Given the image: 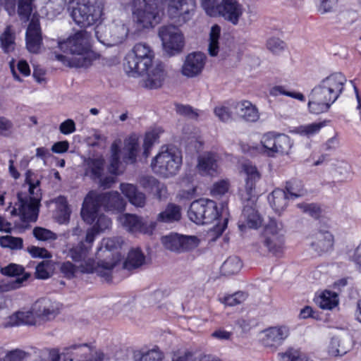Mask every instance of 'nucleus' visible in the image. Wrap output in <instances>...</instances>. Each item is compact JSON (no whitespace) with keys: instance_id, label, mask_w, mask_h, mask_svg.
<instances>
[{"instance_id":"nucleus-1","label":"nucleus","mask_w":361,"mask_h":361,"mask_svg":"<svg viewBox=\"0 0 361 361\" xmlns=\"http://www.w3.org/2000/svg\"><path fill=\"white\" fill-rule=\"evenodd\" d=\"M73 2L71 16L74 22L82 28L97 25L94 34L100 43L112 47L122 43L126 38L128 29L124 24H100L104 15V0H73Z\"/></svg>"},{"instance_id":"nucleus-2","label":"nucleus","mask_w":361,"mask_h":361,"mask_svg":"<svg viewBox=\"0 0 361 361\" xmlns=\"http://www.w3.org/2000/svg\"><path fill=\"white\" fill-rule=\"evenodd\" d=\"M346 81L341 73H332L322 79L309 95L310 111L315 114L327 111L342 93Z\"/></svg>"},{"instance_id":"nucleus-3","label":"nucleus","mask_w":361,"mask_h":361,"mask_svg":"<svg viewBox=\"0 0 361 361\" xmlns=\"http://www.w3.org/2000/svg\"><path fill=\"white\" fill-rule=\"evenodd\" d=\"M89 39L90 35L87 32L80 30L66 40L59 42V49L71 56H67L55 54L56 59L71 68H87L90 66L93 59Z\"/></svg>"},{"instance_id":"nucleus-4","label":"nucleus","mask_w":361,"mask_h":361,"mask_svg":"<svg viewBox=\"0 0 361 361\" xmlns=\"http://www.w3.org/2000/svg\"><path fill=\"white\" fill-rule=\"evenodd\" d=\"M25 183L29 185L28 192L21 191L17 193L18 202L11 211L12 216H20L24 227H27L30 222L37 221L42 199L40 181L33 182L30 171L26 173Z\"/></svg>"},{"instance_id":"nucleus-5","label":"nucleus","mask_w":361,"mask_h":361,"mask_svg":"<svg viewBox=\"0 0 361 361\" xmlns=\"http://www.w3.org/2000/svg\"><path fill=\"white\" fill-rule=\"evenodd\" d=\"M126 201L118 192L97 193L90 191L85 197L81 209V216L85 221L92 224L97 216V209L103 207L107 211L122 212L125 209Z\"/></svg>"},{"instance_id":"nucleus-6","label":"nucleus","mask_w":361,"mask_h":361,"mask_svg":"<svg viewBox=\"0 0 361 361\" xmlns=\"http://www.w3.org/2000/svg\"><path fill=\"white\" fill-rule=\"evenodd\" d=\"M181 165V152L173 146L162 147L151 162L152 171L164 178L176 175Z\"/></svg>"},{"instance_id":"nucleus-7","label":"nucleus","mask_w":361,"mask_h":361,"mask_svg":"<svg viewBox=\"0 0 361 361\" xmlns=\"http://www.w3.org/2000/svg\"><path fill=\"white\" fill-rule=\"evenodd\" d=\"M153 58V51L148 44L137 43L125 59L127 73L129 76L136 77L145 73L152 65Z\"/></svg>"},{"instance_id":"nucleus-8","label":"nucleus","mask_w":361,"mask_h":361,"mask_svg":"<svg viewBox=\"0 0 361 361\" xmlns=\"http://www.w3.org/2000/svg\"><path fill=\"white\" fill-rule=\"evenodd\" d=\"M132 12L134 22L141 28H149L161 20L157 0H133Z\"/></svg>"},{"instance_id":"nucleus-9","label":"nucleus","mask_w":361,"mask_h":361,"mask_svg":"<svg viewBox=\"0 0 361 361\" xmlns=\"http://www.w3.org/2000/svg\"><path fill=\"white\" fill-rule=\"evenodd\" d=\"M259 243V247H265L274 255L282 252L284 246V235L281 227L279 226L275 220H271L265 226L263 235Z\"/></svg>"},{"instance_id":"nucleus-10","label":"nucleus","mask_w":361,"mask_h":361,"mask_svg":"<svg viewBox=\"0 0 361 361\" xmlns=\"http://www.w3.org/2000/svg\"><path fill=\"white\" fill-rule=\"evenodd\" d=\"M261 142L269 157H274L276 154H288L293 146L288 135L272 132L264 135Z\"/></svg>"},{"instance_id":"nucleus-11","label":"nucleus","mask_w":361,"mask_h":361,"mask_svg":"<svg viewBox=\"0 0 361 361\" xmlns=\"http://www.w3.org/2000/svg\"><path fill=\"white\" fill-rule=\"evenodd\" d=\"M1 273L3 275L10 277H16L15 280L0 281V292H7L21 287L23 283L30 276L29 273L25 272L24 268L16 264H10L1 269Z\"/></svg>"},{"instance_id":"nucleus-12","label":"nucleus","mask_w":361,"mask_h":361,"mask_svg":"<svg viewBox=\"0 0 361 361\" xmlns=\"http://www.w3.org/2000/svg\"><path fill=\"white\" fill-rule=\"evenodd\" d=\"M252 197L247 198V202L244 206L240 219L238 228L241 231L246 228H257L262 225V219L255 208Z\"/></svg>"},{"instance_id":"nucleus-13","label":"nucleus","mask_w":361,"mask_h":361,"mask_svg":"<svg viewBox=\"0 0 361 361\" xmlns=\"http://www.w3.org/2000/svg\"><path fill=\"white\" fill-rule=\"evenodd\" d=\"M243 10V6L238 0H221L217 5L216 14L232 25H237Z\"/></svg>"},{"instance_id":"nucleus-14","label":"nucleus","mask_w":361,"mask_h":361,"mask_svg":"<svg viewBox=\"0 0 361 361\" xmlns=\"http://www.w3.org/2000/svg\"><path fill=\"white\" fill-rule=\"evenodd\" d=\"M290 334L289 328L286 326L269 327L262 331V344L272 350L281 345Z\"/></svg>"},{"instance_id":"nucleus-15","label":"nucleus","mask_w":361,"mask_h":361,"mask_svg":"<svg viewBox=\"0 0 361 361\" xmlns=\"http://www.w3.org/2000/svg\"><path fill=\"white\" fill-rule=\"evenodd\" d=\"M59 304L48 298H42L32 305L36 317L43 321H49L55 318L59 313Z\"/></svg>"},{"instance_id":"nucleus-16","label":"nucleus","mask_w":361,"mask_h":361,"mask_svg":"<svg viewBox=\"0 0 361 361\" xmlns=\"http://www.w3.org/2000/svg\"><path fill=\"white\" fill-rule=\"evenodd\" d=\"M118 219L122 226L132 233H152L156 225L154 222L147 223L138 216L130 214H125L119 216Z\"/></svg>"},{"instance_id":"nucleus-17","label":"nucleus","mask_w":361,"mask_h":361,"mask_svg":"<svg viewBox=\"0 0 361 361\" xmlns=\"http://www.w3.org/2000/svg\"><path fill=\"white\" fill-rule=\"evenodd\" d=\"M206 56L201 52H194L188 54L182 66V74L188 78L199 75L205 65Z\"/></svg>"},{"instance_id":"nucleus-18","label":"nucleus","mask_w":361,"mask_h":361,"mask_svg":"<svg viewBox=\"0 0 361 361\" xmlns=\"http://www.w3.org/2000/svg\"><path fill=\"white\" fill-rule=\"evenodd\" d=\"M147 77L144 80V87L149 89H157L160 87L166 76L164 65L158 62L149 66Z\"/></svg>"},{"instance_id":"nucleus-19","label":"nucleus","mask_w":361,"mask_h":361,"mask_svg":"<svg viewBox=\"0 0 361 361\" xmlns=\"http://www.w3.org/2000/svg\"><path fill=\"white\" fill-rule=\"evenodd\" d=\"M33 0H5L4 8L8 15L13 16L16 13V6L18 4V14L23 21H27L32 12Z\"/></svg>"},{"instance_id":"nucleus-20","label":"nucleus","mask_w":361,"mask_h":361,"mask_svg":"<svg viewBox=\"0 0 361 361\" xmlns=\"http://www.w3.org/2000/svg\"><path fill=\"white\" fill-rule=\"evenodd\" d=\"M311 246L318 253L330 250L334 245V237L326 230H318L311 235Z\"/></svg>"},{"instance_id":"nucleus-21","label":"nucleus","mask_w":361,"mask_h":361,"mask_svg":"<svg viewBox=\"0 0 361 361\" xmlns=\"http://www.w3.org/2000/svg\"><path fill=\"white\" fill-rule=\"evenodd\" d=\"M25 38L27 50L31 53H38L42 43V32L38 22L32 20L30 23Z\"/></svg>"},{"instance_id":"nucleus-22","label":"nucleus","mask_w":361,"mask_h":361,"mask_svg":"<svg viewBox=\"0 0 361 361\" xmlns=\"http://www.w3.org/2000/svg\"><path fill=\"white\" fill-rule=\"evenodd\" d=\"M235 113L247 122H255L259 118L257 108L247 100L236 102L233 105Z\"/></svg>"},{"instance_id":"nucleus-23","label":"nucleus","mask_w":361,"mask_h":361,"mask_svg":"<svg viewBox=\"0 0 361 361\" xmlns=\"http://www.w3.org/2000/svg\"><path fill=\"white\" fill-rule=\"evenodd\" d=\"M120 190L134 206L143 207L145 205V195L139 191L135 185L130 183H121Z\"/></svg>"},{"instance_id":"nucleus-24","label":"nucleus","mask_w":361,"mask_h":361,"mask_svg":"<svg viewBox=\"0 0 361 361\" xmlns=\"http://www.w3.org/2000/svg\"><path fill=\"white\" fill-rule=\"evenodd\" d=\"M243 171L245 176V190L247 195L252 197V192L255 189L256 183L261 178V174L257 167L250 163L243 164Z\"/></svg>"},{"instance_id":"nucleus-25","label":"nucleus","mask_w":361,"mask_h":361,"mask_svg":"<svg viewBox=\"0 0 361 361\" xmlns=\"http://www.w3.org/2000/svg\"><path fill=\"white\" fill-rule=\"evenodd\" d=\"M90 353L91 348L87 343L73 344L63 348L62 352L60 353V357L62 355L66 360L74 361L86 357Z\"/></svg>"},{"instance_id":"nucleus-26","label":"nucleus","mask_w":361,"mask_h":361,"mask_svg":"<svg viewBox=\"0 0 361 361\" xmlns=\"http://www.w3.org/2000/svg\"><path fill=\"white\" fill-rule=\"evenodd\" d=\"M139 149L138 137L136 135H132L126 139L123 147V161L126 164L135 163Z\"/></svg>"},{"instance_id":"nucleus-27","label":"nucleus","mask_w":361,"mask_h":361,"mask_svg":"<svg viewBox=\"0 0 361 361\" xmlns=\"http://www.w3.org/2000/svg\"><path fill=\"white\" fill-rule=\"evenodd\" d=\"M120 260L121 258L118 253H114L112 254L111 261L106 259L99 261L95 271L100 277L103 278L104 281L110 282L112 279V270Z\"/></svg>"},{"instance_id":"nucleus-28","label":"nucleus","mask_w":361,"mask_h":361,"mask_svg":"<svg viewBox=\"0 0 361 361\" xmlns=\"http://www.w3.org/2000/svg\"><path fill=\"white\" fill-rule=\"evenodd\" d=\"M217 161L218 157L216 154L205 153L198 159V169L203 173L213 176L217 171Z\"/></svg>"},{"instance_id":"nucleus-29","label":"nucleus","mask_w":361,"mask_h":361,"mask_svg":"<svg viewBox=\"0 0 361 361\" xmlns=\"http://www.w3.org/2000/svg\"><path fill=\"white\" fill-rule=\"evenodd\" d=\"M288 195L283 190L275 189L269 197V203L273 209L281 214L287 207Z\"/></svg>"},{"instance_id":"nucleus-30","label":"nucleus","mask_w":361,"mask_h":361,"mask_svg":"<svg viewBox=\"0 0 361 361\" xmlns=\"http://www.w3.org/2000/svg\"><path fill=\"white\" fill-rule=\"evenodd\" d=\"M104 173V160L102 158L89 159L87 161L85 175L97 181Z\"/></svg>"},{"instance_id":"nucleus-31","label":"nucleus","mask_w":361,"mask_h":361,"mask_svg":"<svg viewBox=\"0 0 361 361\" xmlns=\"http://www.w3.org/2000/svg\"><path fill=\"white\" fill-rule=\"evenodd\" d=\"M204 202H205L204 199L193 201L188 212L189 219L197 224H204Z\"/></svg>"},{"instance_id":"nucleus-32","label":"nucleus","mask_w":361,"mask_h":361,"mask_svg":"<svg viewBox=\"0 0 361 361\" xmlns=\"http://www.w3.org/2000/svg\"><path fill=\"white\" fill-rule=\"evenodd\" d=\"M316 302L322 309L332 310L338 305V295L336 292L325 290L317 298Z\"/></svg>"},{"instance_id":"nucleus-33","label":"nucleus","mask_w":361,"mask_h":361,"mask_svg":"<svg viewBox=\"0 0 361 361\" xmlns=\"http://www.w3.org/2000/svg\"><path fill=\"white\" fill-rule=\"evenodd\" d=\"M16 33L11 25H7L0 35L1 48L5 54H9L14 51L16 47Z\"/></svg>"},{"instance_id":"nucleus-34","label":"nucleus","mask_w":361,"mask_h":361,"mask_svg":"<svg viewBox=\"0 0 361 361\" xmlns=\"http://www.w3.org/2000/svg\"><path fill=\"white\" fill-rule=\"evenodd\" d=\"M180 207L175 204H169L164 211L157 216V221L164 223H173L180 219Z\"/></svg>"},{"instance_id":"nucleus-35","label":"nucleus","mask_w":361,"mask_h":361,"mask_svg":"<svg viewBox=\"0 0 361 361\" xmlns=\"http://www.w3.org/2000/svg\"><path fill=\"white\" fill-rule=\"evenodd\" d=\"M145 261V257L139 248L132 249L123 264V267L131 270L142 266Z\"/></svg>"},{"instance_id":"nucleus-36","label":"nucleus","mask_w":361,"mask_h":361,"mask_svg":"<svg viewBox=\"0 0 361 361\" xmlns=\"http://www.w3.org/2000/svg\"><path fill=\"white\" fill-rule=\"evenodd\" d=\"M349 350V345L344 338L334 337L328 347V353L331 356H342Z\"/></svg>"},{"instance_id":"nucleus-37","label":"nucleus","mask_w":361,"mask_h":361,"mask_svg":"<svg viewBox=\"0 0 361 361\" xmlns=\"http://www.w3.org/2000/svg\"><path fill=\"white\" fill-rule=\"evenodd\" d=\"M242 267V262L238 257L231 256L221 265V271L224 275H233L238 274Z\"/></svg>"},{"instance_id":"nucleus-38","label":"nucleus","mask_w":361,"mask_h":361,"mask_svg":"<svg viewBox=\"0 0 361 361\" xmlns=\"http://www.w3.org/2000/svg\"><path fill=\"white\" fill-rule=\"evenodd\" d=\"M161 133L162 130L160 128H156L146 133L142 145V156L145 159L150 154V151L153 145L159 140Z\"/></svg>"},{"instance_id":"nucleus-39","label":"nucleus","mask_w":361,"mask_h":361,"mask_svg":"<svg viewBox=\"0 0 361 361\" xmlns=\"http://www.w3.org/2000/svg\"><path fill=\"white\" fill-rule=\"evenodd\" d=\"M221 27L218 25L212 27L209 33V42L208 47L209 54L212 56H216L218 54L219 47V39L220 37Z\"/></svg>"},{"instance_id":"nucleus-40","label":"nucleus","mask_w":361,"mask_h":361,"mask_svg":"<svg viewBox=\"0 0 361 361\" xmlns=\"http://www.w3.org/2000/svg\"><path fill=\"white\" fill-rule=\"evenodd\" d=\"M133 358L134 361H164V354L159 349L154 348L144 353L135 352Z\"/></svg>"},{"instance_id":"nucleus-41","label":"nucleus","mask_w":361,"mask_h":361,"mask_svg":"<svg viewBox=\"0 0 361 361\" xmlns=\"http://www.w3.org/2000/svg\"><path fill=\"white\" fill-rule=\"evenodd\" d=\"M204 209L205 213L204 224H212L219 216L216 203L211 200L204 199Z\"/></svg>"},{"instance_id":"nucleus-42","label":"nucleus","mask_w":361,"mask_h":361,"mask_svg":"<svg viewBox=\"0 0 361 361\" xmlns=\"http://www.w3.org/2000/svg\"><path fill=\"white\" fill-rule=\"evenodd\" d=\"M286 190L293 198L302 196L305 193L302 181L297 179H292L287 181Z\"/></svg>"},{"instance_id":"nucleus-43","label":"nucleus","mask_w":361,"mask_h":361,"mask_svg":"<svg viewBox=\"0 0 361 361\" xmlns=\"http://www.w3.org/2000/svg\"><path fill=\"white\" fill-rule=\"evenodd\" d=\"M278 357L281 361H307L303 353L292 348L284 353H279Z\"/></svg>"},{"instance_id":"nucleus-44","label":"nucleus","mask_w":361,"mask_h":361,"mask_svg":"<svg viewBox=\"0 0 361 361\" xmlns=\"http://www.w3.org/2000/svg\"><path fill=\"white\" fill-rule=\"evenodd\" d=\"M165 247L171 251L181 252V236L176 234L165 236L162 238Z\"/></svg>"},{"instance_id":"nucleus-45","label":"nucleus","mask_w":361,"mask_h":361,"mask_svg":"<svg viewBox=\"0 0 361 361\" xmlns=\"http://www.w3.org/2000/svg\"><path fill=\"white\" fill-rule=\"evenodd\" d=\"M23 239L21 238L6 235L0 238V245L3 247L11 249H20L23 247Z\"/></svg>"},{"instance_id":"nucleus-46","label":"nucleus","mask_w":361,"mask_h":361,"mask_svg":"<svg viewBox=\"0 0 361 361\" xmlns=\"http://www.w3.org/2000/svg\"><path fill=\"white\" fill-rule=\"evenodd\" d=\"M247 294L243 291L236 292L232 295L225 296L221 301L228 306H235L242 303L247 298Z\"/></svg>"},{"instance_id":"nucleus-47","label":"nucleus","mask_w":361,"mask_h":361,"mask_svg":"<svg viewBox=\"0 0 361 361\" xmlns=\"http://www.w3.org/2000/svg\"><path fill=\"white\" fill-rule=\"evenodd\" d=\"M87 252L88 248L81 242L70 250L69 255L74 261L80 262L86 257Z\"/></svg>"},{"instance_id":"nucleus-48","label":"nucleus","mask_w":361,"mask_h":361,"mask_svg":"<svg viewBox=\"0 0 361 361\" xmlns=\"http://www.w3.org/2000/svg\"><path fill=\"white\" fill-rule=\"evenodd\" d=\"M33 235L39 240H56L57 235L51 231L42 228L35 227L32 231Z\"/></svg>"},{"instance_id":"nucleus-49","label":"nucleus","mask_w":361,"mask_h":361,"mask_svg":"<svg viewBox=\"0 0 361 361\" xmlns=\"http://www.w3.org/2000/svg\"><path fill=\"white\" fill-rule=\"evenodd\" d=\"M181 236V250L182 252L191 250L196 248L200 244V240L193 235H180Z\"/></svg>"},{"instance_id":"nucleus-50","label":"nucleus","mask_w":361,"mask_h":361,"mask_svg":"<svg viewBox=\"0 0 361 361\" xmlns=\"http://www.w3.org/2000/svg\"><path fill=\"white\" fill-rule=\"evenodd\" d=\"M121 243L122 240L120 238H104L102 240V245L98 249V251H102L103 247H104L105 252H109L121 247Z\"/></svg>"},{"instance_id":"nucleus-51","label":"nucleus","mask_w":361,"mask_h":361,"mask_svg":"<svg viewBox=\"0 0 361 361\" xmlns=\"http://www.w3.org/2000/svg\"><path fill=\"white\" fill-rule=\"evenodd\" d=\"M111 151H112V155L111 158V163L109 167V170L111 173L112 174H117L118 173V168L120 163L119 161V148L118 146L116 143H113L111 145Z\"/></svg>"},{"instance_id":"nucleus-52","label":"nucleus","mask_w":361,"mask_h":361,"mask_svg":"<svg viewBox=\"0 0 361 361\" xmlns=\"http://www.w3.org/2000/svg\"><path fill=\"white\" fill-rule=\"evenodd\" d=\"M60 271L63 274L64 277L71 279L74 278L78 273L77 266L74 265L71 262H65L61 264Z\"/></svg>"},{"instance_id":"nucleus-53","label":"nucleus","mask_w":361,"mask_h":361,"mask_svg":"<svg viewBox=\"0 0 361 361\" xmlns=\"http://www.w3.org/2000/svg\"><path fill=\"white\" fill-rule=\"evenodd\" d=\"M95 220L97 221L93 228L97 231V233L105 231L111 226V219L104 214H99V209H97V216Z\"/></svg>"},{"instance_id":"nucleus-54","label":"nucleus","mask_w":361,"mask_h":361,"mask_svg":"<svg viewBox=\"0 0 361 361\" xmlns=\"http://www.w3.org/2000/svg\"><path fill=\"white\" fill-rule=\"evenodd\" d=\"M51 263L49 261H42L36 267L35 275L37 279H46L50 276L49 270Z\"/></svg>"},{"instance_id":"nucleus-55","label":"nucleus","mask_w":361,"mask_h":361,"mask_svg":"<svg viewBox=\"0 0 361 361\" xmlns=\"http://www.w3.org/2000/svg\"><path fill=\"white\" fill-rule=\"evenodd\" d=\"M324 126V123H312L300 128V132L302 135L310 137L318 133L320 129Z\"/></svg>"},{"instance_id":"nucleus-56","label":"nucleus","mask_w":361,"mask_h":361,"mask_svg":"<svg viewBox=\"0 0 361 361\" xmlns=\"http://www.w3.org/2000/svg\"><path fill=\"white\" fill-rule=\"evenodd\" d=\"M285 43L279 38L271 37L267 40V47L274 54H279L285 48Z\"/></svg>"},{"instance_id":"nucleus-57","label":"nucleus","mask_w":361,"mask_h":361,"mask_svg":"<svg viewBox=\"0 0 361 361\" xmlns=\"http://www.w3.org/2000/svg\"><path fill=\"white\" fill-rule=\"evenodd\" d=\"M160 182L152 176H142L139 180L140 185L147 190H154Z\"/></svg>"},{"instance_id":"nucleus-58","label":"nucleus","mask_w":361,"mask_h":361,"mask_svg":"<svg viewBox=\"0 0 361 361\" xmlns=\"http://www.w3.org/2000/svg\"><path fill=\"white\" fill-rule=\"evenodd\" d=\"M28 355L27 353L22 350L16 349L9 351L4 358V361H23Z\"/></svg>"},{"instance_id":"nucleus-59","label":"nucleus","mask_w":361,"mask_h":361,"mask_svg":"<svg viewBox=\"0 0 361 361\" xmlns=\"http://www.w3.org/2000/svg\"><path fill=\"white\" fill-rule=\"evenodd\" d=\"M214 113L219 119L223 122H227L231 118V113L228 108L224 106H216Z\"/></svg>"},{"instance_id":"nucleus-60","label":"nucleus","mask_w":361,"mask_h":361,"mask_svg":"<svg viewBox=\"0 0 361 361\" xmlns=\"http://www.w3.org/2000/svg\"><path fill=\"white\" fill-rule=\"evenodd\" d=\"M300 207L304 212L308 214L314 219H317L320 215V207L316 204H300Z\"/></svg>"},{"instance_id":"nucleus-61","label":"nucleus","mask_w":361,"mask_h":361,"mask_svg":"<svg viewBox=\"0 0 361 361\" xmlns=\"http://www.w3.org/2000/svg\"><path fill=\"white\" fill-rule=\"evenodd\" d=\"M202 6L205 10L206 13L210 16H214L217 13V0H201Z\"/></svg>"},{"instance_id":"nucleus-62","label":"nucleus","mask_w":361,"mask_h":361,"mask_svg":"<svg viewBox=\"0 0 361 361\" xmlns=\"http://www.w3.org/2000/svg\"><path fill=\"white\" fill-rule=\"evenodd\" d=\"M19 314H20V319L21 324L35 325L36 324V316L32 309L31 311H19Z\"/></svg>"},{"instance_id":"nucleus-63","label":"nucleus","mask_w":361,"mask_h":361,"mask_svg":"<svg viewBox=\"0 0 361 361\" xmlns=\"http://www.w3.org/2000/svg\"><path fill=\"white\" fill-rule=\"evenodd\" d=\"M176 111L179 114L193 119L197 118L199 116L198 113L190 106L177 105Z\"/></svg>"},{"instance_id":"nucleus-64","label":"nucleus","mask_w":361,"mask_h":361,"mask_svg":"<svg viewBox=\"0 0 361 361\" xmlns=\"http://www.w3.org/2000/svg\"><path fill=\"white\" fill-rule=\"evenodd\" d=\"M46 353H43L39 359H36L35 361H59L60 360V352L58 349H51L48 351V357H46Z\"/></svg>"}]
</instances>
